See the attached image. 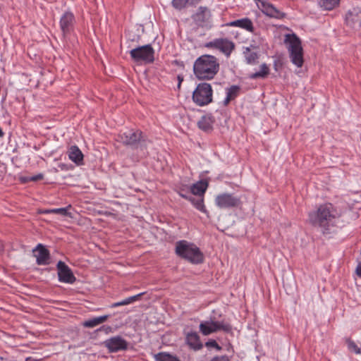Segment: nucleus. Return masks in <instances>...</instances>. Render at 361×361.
Segmentation results:
<instances>
[{
  "label": "nucleus",
  "mask_w": 361,
  "mask_h": 361,
  "mask_svg": "<svg viewBox=\"0 0 361 361\" xmlns=\"http://www.w3.org/2000/svg\"><path fill=\"white\" fill-rule=\"evenodd\" d=\"M309 221L314 227L321 229L323 234H329L336 225L339 214L331 203L321 204L317 210L309 213Z\"/></svg>",
  "instance_id": "obj_1"
},
{
  "label": "nucleus",
  "mask_w": 361,
  "mask_h": 361,
  "mask_svg": "<svg viewBox=\"0 0 361 361\" xmlns=\"http://www.w3.org/2000/svg\"><path fill=\"white\" fill-rule=\"evenodd\" d=\"M219 71V60L213 55H202L195 61L193 64V73L198 80H212Z\"/></svg>",
  "instance_id": "obj_2"
},
{
  "label": "nucleus",
  "mask_w": 361,
  "mask_h": 361,
  "mask_svg": "<svg viewBox=\"0 0 361 361\" xmlns=\"http://www.w3.org/2000/svg\"><path fill=\"white\" fill-rule=\"evenodd\" d=\"M175 252L177 256L193 264H199L204 262V254L195 244L187 240H179L176 243Z\"/></svg>",
  "instance_id": "obj_3"
},
{
  "label": "nucleus",
  "mask_w": 361,
  "mask_h": 361,
  "mask_svg": "<svg viewBox=\"0 0 361 361\" xmlns=\"http://www.w3.org/2000/svg\"><path fill=\"white\" fill-rule=\"evenodd\" d=\"M118 141L126 146H129L135 149H140L143 154L146 153L147 144L149 142L142 132L139 130H129L120 133L118 135Z\"/></svg>",
  "instance_id": "obj_4"
},
{
  "label": "nucleus",
  "mask_w": 361,
  "mask_h": 361,
  "mask_svg": "<svg viewBox=\"0 0 361 361\" xmlns=\"http://www.w3.org/2000/svg\"><path fill=\"white\" fill-rule=\"evenodd\" d=\"M284 43L288 44V50L291 62L301 68L304 63L303 49L300 38L294 33L285 35Z\"/></svg>",
  "instance_id": "obj_5"
},
{
  "label": "nucleus",
  "mask_w": 361,
  "mask_h": 361,
  "mask_svg": "<svg viewBox=\"0 0 361 361\" xmlns=\"http://www.w3.org/2000/svg\"><path fill=\"white\" fill-rule=\"evenodd\" d=\"M192 99L199 106H204L212 102L213 90L211 85L207 82L198 84L192 92Z\"/></svg>",
  "instance_id": "obj_6"
},
{
  "label": "nucleus",
  "mask_w": 361,
  "mask_h": 361,
  "mask_svg": "<svg viewBox=\"0 0 361 361\" xmlns=\"http://www.w3.org/2000/svg\"><path fill=\"white\" fill-rule=\"evenodd\" d=\"M132 60L136 63H152L154 61V50L151 44L139 46L130 51Z\"/></svg>",
  "instance_id": "obj_7"
},
{
  "label": "nucleus",
  "mask_w": 361,
  "mask_h": 361,
  "mask_svg": "<svg viewBox=\"0 0 361 361\" xmlns=\"http://www.w3.org/2000/svg\"><path fill=\"white\" fill-rule=\"evenodd\" d=\"M199 328L200 331L204 336H208L219 330H221L226 333L232 332V326L228 323L224 322V321H204L200 323Z\"/></svg>",
  "instance_id": "obj_8"
},
{
  "label": "nucleus",
  "mask_w": 361,
  "mask_h": 361,
  "mask_svg": "<svg viewBox=\"0 0 361 361\" xmlns=\"http://www.w3.org/2000/svg\"><path fill=\"white\" fill-rule=\"evenodd\" d=\"M205 47L216 49L222 52L226 56L229 57L235 49L234 42L227 38H218L205 44Z\"/></svg>",
  "instance_id": "obj_9"
},
{
  "label": "nucleus",
  "mask_w": 361,
  "mask_h": 361,
  "mask_svg": "<svg viewBox=\"0 0 361 361\" xmlns=\"http://www.w3.org/2000/svg\"><path fill=\"white\" fill-rule=\"evenodd\" d=\"M215 204L220 209L238 207L241 204L240 199L231 193H221L215 198Z\"/></svg>",
  "instance_id": "obj_10"
},
{
  "label": "nucleus",
  "mask_w": 361,
  "mask_h": 361,
  "mask_svg": "<svg viewBox=\"0 0 361 361\" xmlns=\"http://www.w3.org/2000/svg\"><path fill=\"white\" fill-rule=\"evenodd\" d=\"M59 281L66 283H73L76 281L71 268L63 262L59 261L56 264Z\"/></svg>",
  "instance_id": "obj_11"
},
{
  "label": "nucleus",
  "mask_w": 361,
  "mask_h": 361,
  "mask_svg": "<svg viewBox=\"0 0 361 361\" xmlns=\"http://www.w3.org/2000/svg\"><path fill=\"white\" fill-rule=\"evenodd\" d=\"M34 256L36 257V263L38 265H47L49 264L50 252L42 244H38L32 250Z\"/></svg>",
  "instance_id": "obj_12"
},
{
  "label": "nucleus",
  "mask_w": 361,
  "mask_h": 361,
  "mask_svg": "<svg viewBox=\"0 0 361 361\" xmlns=\"http://www.w3.org/2000/svg\"><path fill=\"white\" fill-rule=\"evenodd\" d=\"M104 345L111 353L126 350L128 348L127 341L121 336H114L106 340Z\"/></svg>",
  "instance_id": "obj_13"
},
{
  "label": "nucleus",
  "mask_w": 361,
  "mask_h": 361,
  "mask_svg": "<svg viewBox=\"0 0 361 361\" xmlns=\"http://www.w3.org/2000/svg\"><path fill=\"white\" fill-rule=\"evenodd\" d=\"M257 6L268 16L276 18H280L283 16L282 13L267 1L259 0Z\"/></svg>",
  "instance_id": "obj_14"
},
{
  "label": "nucleus",
  "mask_w": 361,
  "mask_h": 361,
  "mask_svg": "<svg viewBox=\"0 0 361 361\" xmlns=\"http://www.w3.org/2000/svg\"><path fill=\"white\" fill-rule=\"evenodd\" d=\"M345 22L353 28L361 27V10L354 8L349 11L345 16Z\"/></svg>",
  "instance_id": "obj_15"
},
{
  "label": "nucleus",
  "mask_w": 361,
  "mask_h": 361,
  "mask_svg": "<svg viewBox=\"0 0 361 361\" xmlns=\"http://www.w3.org/2000/svg\"><path fill=\"white\" fill-rule=\"evenodd\" d=\"M75 22L74 15L69 11L66 12L61 18L60 27L63 35L70 33Z\"/></svg>",
  "instance_id": "obj_16"
},
{
  "label": "nucleus",
  "mask_w": 361,
  "mask_h": 361,
  "mask_svg": "<svg viewBox=\"0 0 361 361\" xmlns=\"http://www.w3.org/2000/svg\"><path fill=\"white\" fill-rule=\"evenodd\" d=\"M185 341L190 348L195 350H198L203 346L200 341L199 335L195 331L188 332L186 334Z\"/></svg>",
  "instance_id": "obj_17"
},
{
  "label": "nucleus",
  "mask_w": 361,
  "mask_h": 361,
  "mask_svg": "<svg viewBox=\"0 0 361 361\" xmlns=\"http://www.w3.org/2000/svg\"><path fill=\"white\" fill-rule=\"evenodd\" d=\"M214 123V117L210 115L202 116L197 122V126L202 130L209 133L213 129V124Z\"/></svg>",
  "instance_id": "obj_18"
},
{
  "label": "nucleus",
  "mask_w": 361,
  "mask_h": 361,
  "mask_svg": "<svg viewBox=\"0 0 361 361\" xmlns=\"http://www.w3.org/2000/svg\"><path fill=\"white\" fill-rule=\"evenodd\" d=\"M227 25L231 27H238L250 32H253L254 31L253 23L252 20L248 18H244L231 21Z\"/></svg>",
  "instance_id": "obj_19"
},
{
  "label": "nucleus",
  "mask_w": 361,
  "mask_h": 361,
  "mask_svg": "<svg viewBox=\"0 0 361 361\" xmlns=\"http://www.w3.org/2000/svg\"><path fill=\"white\" fill-rule=\"evenodd\" d=\"M211 16L210 11L207 7L200 6L193 15V20L199 25L207 21Z\"/></svg>",
  "instance_id": "obj_20"
},
{
  "label": "nucleus",
  "mask_w": 361,
  "mask_h": 361,
  "mask_svg": "<svg viewBox=\"0 0 361 361\" xmlns=\"http://www.w3.org/2000/svg\"><path fill=\"white\" fill-rule=\"evenodd\" d=\"M69 159L78 165L83 161V154L79 147L76 145L71 146L68 149Z\"/></svg>",
  "instance_id": "obj_21"
},
{
  "label": "nucleus",
  "mask_w": 361,
  "mask_h": 361,
  "mask_svg": "<svg viewBox=\"0 0 361 361\" xmlns=\"http://www.w3.org/2000/svg\"><path fill=\"white\" fill-rule=\"evenodd\" d=\"M208 185L209 183L207 180H201L190 187V192L193 195L203 197Z\"/></svg>",
  "instance_id": "obj_22"
},
{
  "label": "nucleus",
  "mask_w": 361,
  "mask_h": 361,
  "mask_svg": "<svg viewBox=\"0 0 361 361\" xmlns=\"http://www.w3.org/2000/svg\"><path fill=\"white\" fill-rule=\"evenodd\" d=\"M109 317V315H103L98 317H93L88 320H85L82 323V326L86 328H93L100 324L105 322Z\"/></svg>",
  "instance_id": "obj_23"
},
{
  "label": "nucleus",
  "mask_w": 361,
  "mask_h": 361,
  "mask_svg": "<svg viewBox=\"0 0 361 361\" xmlns=\"http://www.w3.org/2000/svg\"><path fill=\"white\" fill-rule=\"evenodd\" d=\"M193 206L198 209L199 211L206 214L207 216L209 214L208 211L207 210L204 204V197H190L189 200Z\"/></svg>",
  "instance_id": "obj_24"
},
{
  "label": "nucleus",
  "mask_w": 361,
  "mask_h": 361,
  "mask_svg": "<svg viewBox=\"0 0 361 361\" xmlns=\"http://www.w3.org/2000/svg\"><path fill=\"white\" fill-rule=\"evenodd\" d=\"M269 74V68L266 63H263L260 66V71L250 74V78H266Z\"/></svg>",
  "instance_id": "obj_25"
},
{
  "label": "nucleus",
  "mask_w": 361,
  "mask_h": 361,
  "mask_svg": "<svg viewBox=\"0 0 361 361\" xmlns=\"http://www.w3.org/2000/svg\"><path fill=\"white\" fill-rule=\"evenodd\" d=\"M142 295H144V293H141L137 295L130 296L129 298H127L123 300L122 301L114 302V303L111 304V307L114 308V307H119V306L129 305L130 303H133V302L138 300Z\"/></svg>",
  "instance_id": "obj_26"
},
{
  "label": "nucleus",
  "mask_w": 361,
  "mask_h": 361,
  "mask_svg": "<svg viewBox=\"0 0 361 361\" xmlns=\"http://www.w3.org/2000/svg\"><path fill=\"white\" fill-rule=\"evenodd\" d=\"M246 62L249 64H254L257 63L258 59V54L255 51H252L249 47H246L243 51Z\"/></svg>",
  "instance_id": "obj_27"
},
{
  "label": "nucleus",
  "mask_w": 361,
  "mask_h": 361,
  "mask_svg": "<svg viewBox=\"0 0 361 361\" xmlns=\"http://www.w3.org/2000/svg\"><path fill=\"white\" fill-rule=\"evenodd\" d=\"M156 361H180L176 356L167 353H159L155 355Z\"/></svg>",
  "instance_id": "obj_28"
},
{
  "label": "nucleus",
  "mask_w": 361,
  "mask_h": 361,
  "mask_svg": "<svg viewBox=\"0 0 361 361\" xmlns=\"http://www.w3.org/2000/svg\"><path fill=\"white\" fill-rule=\"evenodd\" d=\"M321 7L325 10H332L339 3V0H318Z\"/></svg>",
  "instance_id": "obj_29"
},
{
  "label": "nucleus",
  "mask_w": 361,
  "mask_h": 361,
  "mask_svg": "<svg viewBox=\"0 0 361 361\" xmlns=\"http://www.w3.org/2000/svg\"><path fill=\"white\" fill-rule=\"evenodd\" d=\"M240 88L238 85H232L226 89V94L233 100L235 99L239 94Z\"/></svg>",
  "instance_id": "obj_30"
},
{
  "label": "nucleus",
  "mask_w": 361,
  "mask_h": 361,
  "mask_svg": "<svg viewBox=\"0 0 361 361\" xmlns=\"http://www.w3.org/2000/svg\"><path fill=\"white\" fill-rule=\"evenodd\" d=\"M71 207V206L68 205L67 207H64V208H58V209L47 210V211H45V213H54V214H61V215L65 216H71V214L68 212V209Z\"/></svg>",
  "instance_id": "obj_31"
},
{
  "label": "nucleus",
  "mask_w": 361,
  "mask_h": 361,
  "mask_svg": "<svg viewBox=\"0 0 361 361\" xmlns=\"http://www.w3.org/2000/svg\"><path fill=\"white\" fill-rule=\"evenodd\" d=\"M345 342L348 345V348L350 351L354 352L356 354H361V349L350 338H346Z\"/></svg>",
  "instance_id": "obj_32"
},
{
  "label": "nucleus",
  "mask_w": 361,
  "mask_h": 361,
  "mask_svg": "<svg viewBox=\"0 0 361 361\" xmlns=\"http://www.w3.org/2000/svg\"><path fill=\"white\" fill-rule=\"evenodd\" d=\"M178 193L179 195L186 200H189V198L191 197L190 195V189L189 190L188 187L186 186H181L178 188Z\"/></svg>",
  "instance_id": "obj_33"
},
{
  "label": "nucleus",
  "mask_w": 361,
  "mask_h": 361,
  "mask_svg": "<svg viewBox=\"0 0 361 361\" xmlns=\"http://www.w3.org/2000/svg\"><path fill=\"white\" fill-rule=\"evenodd\" d=\"M187 4H189L188 0H173L172 5L177 9H182Z\"/></svg>",
  "instance_id": "obj_34"
},
{
  "label": "nucleus",
  "mask_w": 361,
  "mask_h": 361,
  "mask_svg": "<svg viewBox=\"0 0 361 361\" xmlns=\"http://www.w3.org/2000/svg\"><path fill=\"white\" fill-rule=\"evenodd\" d=\"M205 345L207 347H212L216 348L217 350H221V347L216 343L215 340L210 339L207 342H206Z\"/></svg>",
  "instance_id": "obj_35"
},
{
  "label": "nucleus",
  "mask_w": 361,
  "mask_h": 361,
  "mask_svg": "<svg viewBox=\"0 0 361 361\" xmlns=\"http://www.w3.org/2000/svg\"><path fill=\"white\" fill-rule=\"evenodd\" d=\"M43 178H44V175L42 173H39L37 175L27 178L26 179V180L35 182V181L39 180H42Z\"/></svg>",
  "instance_id": "obj_36"
},
{
  "label": "nucleus",
  "mask_w": 361,
  "mask_h": 361,
  "mask_svg": "<svg viewBox=\"0 0 361 361\" xmlns=\"http://www.w3.org/2000/svg\"><path fill=\"white\" fill-rule=\"evenodd\" d=\"M210 361H230L229 358L226 355H222V356H216L213 359H212Z\"/></svg>",
  "instance_id": "obj_37"
},
{
  "label": "nucleus",
  "mask_w": 361,
  "mask_h": 361,
  "mask_svg": "<svg viewBox=\"0 0 361 361\" xmlns=\"http://www.w3.org/2000/svg\"><path fill=\"white\" fill-rule=\"evenodd\" d=\"M356 274L361 278V262L358 263L356 270H355Z\"/></svg>",
  "instance_id": "obj_38"
},
{
  "label": "nucleus",
  "mask_w": 361,
  "mask_h": 361,
  "mask_svg": "<svg viewBox=\"0 0 361 361\" xmlns=\"http://www.w3.org/2000/svg\"><path fill=\"white\" fill-rule=\"evenodd\" d=\"M231 100L233 99L226 94V97L224 101V106H227Z\"/></svg>",
  "instance_id": "obj_39"
},
{
  "label": "nucleus",
  "mask_w": 361,
  "mask_h": 361,
  "mask_svg": "<svg viewBox=\"0 0 361 361\" xmlns=\"http://www.w3.org/2000/svg\"><path fill=\"white\" fill-rule=\"evenodd\" d=\"M178 87L180 88V84L182 82V81L183 80V77H181L180 75H178Z\"/></svg>",
  "instance_id": "obj_40"
},
{
  "label": "nucleus",
  "mask_w": 361,
  "mask_h": 361,
  "mask_svg": "<svg viewBox=\"0 0 361 361\" xmlns=\"http://www.w3.org/2000/svg\"><path fill=\"white\" fill-rule=\"evenodd\" d=\"M200 0H188L190 4H194L199 2Z\"/></svg>",
  "instance_id": "obj_41"
},
{
  "label": "nucleus",
  "mask_w": 361,
  "mask_h": 361,
  "mask_svg": "<svg viewBox=\"0 0 361 361\" xmlns=\"http://www.w3.org/2000/svg\"><path fill=\"white\" fill-rule=\"evenodd\" d=\"M104 328H106V329H111L110 326H102L100 329H99L98 330L99 331H101L102 329H104Z\"/></svg>",
  "instance_id": "obj_42"
}]
</instances>
